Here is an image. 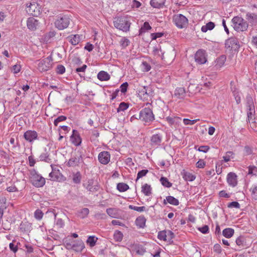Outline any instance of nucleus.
<instances>
[{
  "instance_id": "36",
  "label": "nucleus",
  "mask_w": 257,
  "mask_h": 257,
  "mask_svg": "<svg viewBox=\"0 0 257 257\" xmlns=\"http://www.w3.org/2000/svg\"><path fill=\"white\" fill-rule=\"evenodd\" d=\"M107 214L112 218H115L118 215V209L115 208H109L106 209Z\"/></svg>"
},
{
  "instance_id": "9",
  "label": "nucleus",
  "mask_w": 257,
  "mask_h": 257,
  "mask_svg": "<svg viewBox=\"0 0 257 257\" xmlns=\"http://www.w3.org/2000/svg\"><path fill=\"white\" fill-rule=\"evenodd\" d=\"M26 10L28 14L34 16H37L40 13V6L36 2L30 3L29 4H27Z\"/></svg>"
},
{
  "instance_id": "13",
  "label": "nucleus",
  "mask_w": 257,
  "mask_h": 257,
  "mask_svg": "<svg viewBox=\"0 0 257 257\" xmlns=\"http://www.w3.org/2000/svg\"><path fill=\"white\" fill-rule=\"evenodd\" d=\"M195 61L200 64H203L207 61L205 51L203 50H199L197 51L195 55Z\"/></svg>"
},
{
  "instance_id": "4",
  "label": "nucleus",
  "mask_w": 257,
  "mask_h": 257,
  "mask_svg": "<svg viewBox=\"0 0 257 257\" xmlns=\"http://www.w3.org/2000/svg\"><path fill=\"white\" fill-rule=\"evenodd\" d=\"M30 181L32 184L36 187H41L45 184V179L38 174L35 170L31 172Z\"/></svg>"
},
{
  "instance_id": "56",
  "label": "nucleus",
  "mask_w": 257,
  "mask_h": 257,
  "mask_svg": "<svg viewBox=\"0 0 257 257\" xmlns=\"http://www.w3.org/2000/svg\"><path fill=\"white\" fill-rule=\"evenodd\" d=\"M151 28H152L148 22H145L143 26L140 29V32H144L146 31H148L151 29Z\"/></svg>"
},
{
  "instance_id": "6",
  "label": "nucleus",
  "mask_w": 257,
  "mask_h": 257,
  "mask_svg": "<svg viewBox=\"0 0 257 257\" xmlns=\"http://www.w3.org/2000/svg\"><path fill=\"white\" fill-rule=\"evenodd\" d=\"M173 21L179 29L186 28L188 24V20L187 18L180 14H176L173 16Z\"/></svg>"
},
{
  "instance_id": "20",
  "label": "nucleus",
  "mask_w": 257,
  "mask_h": 257,
  "mask_svg": "<svg viewBox=\"0 0 257 257\" xmlns=\"http://www.w3.org/2000/svg\"><path fill=\"white\" fill-rule=\"evenodd\" d=\"M39 23L38 21L33 17L28 18L27 21V27L29 30L31 31H34L36 30L39 26Z\"/></svg>"
},
{
  "instance_id": "52",
  "label": "nucleus",
  "mask_w": 257,
  "mask_h": 257,
  "mask_svg": "<svg viewBox=\"0 0 257 257\" xmlns=\"http://www.w3.org/2000/svg\"><path fill=\"white\" fill-rule=\"evenodd\" d=\"M64 226V222L62 219H58L57 220L55 227L57 229L63 228Z\"/></svg>"
},
{
  "instance_id": "38",
  "label": "nucleus",
  "mask_w": 257,
  "mask_h": 257,
  "mask_svg": "<svg viewBox=\"0 0 257 257\" xmlns=\"http://www.w3.org/2000/svg\"><path fill=\"white\" fill-rule=\"evenodd\" d=\"M85 247L84 243L82 242H79L77 244H74L72 248L76 251H81Z\"/></svg>"
},
{
  "instance_id": "17",
  "label": "nucleus",
  "mask_w": 257,
  "mask_h": 257,
  "mask_svg": "<svg viewBox=\"0 0 257 257\" xmlns=\"http://www.w3.org/2000/svg\"><path fill=\"white\" fill-rule=\"evenodd\" d=\"M25 139L29 142H32L38 139V133L32 130H28L24 134Z\"/></svg>"
},
{
  "instance_id": "15",
  "label": "nucleus",
  "mask_w": 257,
  "mask_h": 257,
  "mask_svg": "<svg viewBox=\"0 0 257 257\" xmlns=\"http://www.w3.org/2000/svg\"><path fill=\"white\" fill-rule=\"evenodd\" d=\"M163 136L161 133L152 135L150 139V145L153 147L159 146L161 145Z\"/></svg>"
},
{
  "instance_id": "61",
  "label": "nucleus",
  "mask_w": 257,
  "mask_h": 257,
  "mask_svg": "<svg viewBox=\"0 0 257 257\" xmlns=\"http://www.w3.org/2000/svg\"><path fill=\"white\" fill-rule=\"evenodd\" d=\"M232 152H227L225 156H223V158L225 162H227L230 160V157L233 155Z\"/></svg>"
},
{
  "instance_id": "59",
  "label": "nucleus",
  "mask_w": 257,
  "mask_h": 257,
  "mask_svg": "<svg viewBox=\"0 0 257 257\" xmlns=\"http://www.w3.org/2000/svg\"><path fill=\"white\" fill-rule=\"evenodd\" d=\"M66 119V117L63 115L60 116L58 117L56 119H55L54 121V124L55 126H57L58 123L59 122L65 120Z\"/></svg>"
},
{
  "instance_id": "2",
  "label": "nucleus",
  "mask_w": 257,
  "mask_h": 257,
  "mask_svg": "<svg viewBox=\"0 0 257 257\" xmlns=\"http://www.w3.org/2000/svg\"><path fill=\"white\" fill-rule=\"evenodd\" d=\"M70 18L69 16L60 15L55 22V27L59 30H63L67 28L69 25Z\"/></svg>"
},
{
  "instance_id": "30",
  "label": "nucleus",
  "mask_w": 257,
  "mask_h": 257,
  "mask_svg": "<svg viewBox=\"0 0 257 257\" xmlns=\"http://www.w3.org/2000/svg\"><path fill=\"white\" fill-rule=\"evenodd\" d=\"M236 243L240 248L247 247L248 246L245 241V239L242 236H239L236 238Z\"/></svg>"
},
{
  "instance_id": "3",
  "label": "nucleus",
  "mask_w": 257,
  "mask_h": 257,
  "mask_svg": "<svg viewBox=\"0 0 257 257\" xmlns=\"http://www.w3.org/2000/svg\"><path fill=\"white\" fill-rule=\"evenodd\" d=\"M153 96V91L147 86H144L139 90L138 96L144 101L151 100Z\"/></svg>"
},
{
  "instance_id": "48",
  "label": "nucleus",
  "mask_w": 257,
  "mask_h": 257,
  "mask_svg": "<svg viewBox=\"0 0 257 257\" xmlns=\"http://www.w3.org/2000/svg\"><path fill=\"white\" fill-rule=\"evenodd\" d=\"M148 172H149V171L147 169H144V170L140 171L138 173L136 181H137L139 179L145 176Z\"/></svg>"
},
{
  "instance_id": "53",
  "label": "nucleus",
  "mask_w": 257,
  "mask_h": 257,
  "mask_svg": "<svg viewBox=\"0 0 257 257\" xmlns=\"http://www.w3.org/2000/svg\"><path fill=\"white\" fill-rule=\"evenodd\" d=\"M199 120V119L190 120L188 118H184L183 122L185 125H193V124H195Z\"/></svg>"
},
{
  "instance_id": "63",
  "label": "nucleus",
  "mask_w": 257,
  "mask_h": 257,
  "mask_svg": "<svg viewBox=\"0 0 257 257\" xmlns=\"http://www.w3.org/2000/svg\"><path fill=\"white\" fill-rule=\"evenodd\" d=\"M6 190L9 192H15L18 191L17 188L14 184H12L10 186L8 187Z\"/></svg>"
},
{
  "instance_id": "1",
  "label": "nucleus",
  "mask_w": 257,
  "mask_h": 257,
  "mask_svg": "<svg viewBox=\"0 0 257 257\" xmlns=\"http://www.w3.org/2000/svg\"><path fill=\"white\" fill-rule=\"evenodd\" d=\"M232 27L237 32H244L247 30L248 24L240 17H235L232 19Z\"/></svg>"
},
{
  "instance_id": "7",
  "label": "nucleus",
  "mask_w": 257,
  "mask_h": 257,
  "mask_svg": "<svg viewBox=\"0 0 257 257\" xmlns=\"http://www.w3.org/2000/svg\"><path fill=\"white\" fill-rule=\"evenodd\" d=\"M114 27L123 32H127L130 29V25L124 18H118L113 21Z\"/></svg>"
},
{
  "instance_id": "29",
  "label": "nucleus",
  "mask_w": 257,
  "mask_h": 257,
  "mask_svg": "<svg viewBox=\"0 0 257 257\" xmlns=\"http://www.w3.org/2000/svg\"><path fill=\"white\" fill-rule=\"evenodd\" d=\"M146 219L144 216L138 217L135 221L136 225L139 228H144L145 226Z\"/></svg>"
},
{
  "instance_id": "57",
  "label": "nucleus",
  "mask_w": 257,
  "mask_h": 257,
  "mask_svg": "<svg viewBox=\"0 0 257 257\" xmlns=\"http://www.w3.org/2000/svg\"><path fill=\"white\" fill-rule=\"evenodd\" d=\"M56 72L57 73L62 74L65 72V68L62 65H59L56 68Z\"/></svg>"
},
{
  "instance_id": "24",
  "label": "nucleus",
  "mask_w": 257,
  "mask_h": 257,
  "mask_svg": "<svg viewBox=\"0 0 257 257\" xmlns=\"http://www.w3.org/2000/svg\"><path fill=\"white\" fill-rule=\"evenodd\" d=\"M181 175L183 178L186 181H193L196 178L195 176L192 173L187 172L185 170H183L181 172Z\"/></svg>"
},
{
  "instance_id": "26",
  "label": "nucleus",
  "mask_w": 257,
  "mask_h": 257,
  "mask_svg": "<svg viewBox=\"0 0 257 257\" xmlns=\"http://www.w3.org/2000/svg\"><path fill=\"white\" fill-rule=\"evenodd\" d=\"M167 203L173 205L177 206L179 205V201L177 199L175 198V197L171 196H167L166 199H164L163 201V203L165 205H166Z\"/></svg>"
},
{
  "instance_id": "39",
  "label": "nucleus",
  "mask_w": 257,
  "mask_h": 257,
  "mask_svg": "<svg viewBox=\"0 0 257 257\" xmlns=\"http://www.w3.org/2000/svg\"><path fill=\"white\" fill-rule=\"evenodd\" d=\"M79 162L78 158L74 157H72L68 162L67 165L69 167H74L78 165Z\"/></svg>"
},
{
  "instance_id": "18",
  "label": "nucleus",
  "mask_w": 257,
  "mask_h": 257,
  "mask_svg": "<svg viewBox=\"0 0 257 257\" xmlns=\"http://www.w3.org/2000/svg\"><path fill=\"white\" fill-rule=\"evenodd\" d=\"M226 180L229 186L234 187L237 184V176L233 172L229 173L226 177Z\"/></svg>"
},
{
  "instance_id": "42",
  "label": "nucleus",
  "mask_w": 257,
  "mask_h": 257,
  "mask_svg": "<svg viewBox=\"0 0 257 257\" xmlns=\"http://www.w3.org/2000/svg\"><path fill=\"white\" fill-rule=\"evenodd\" d=\"M129 104L127 103L124 102H121L118 107L117 108V112H119L120 111H124L128 108Z\"/></svg>"
},
{
  "instance_id": "54",
  "label": "nucleus",
  "mask_w": 257,
  "mask_h": 257,
  "mask_svg": "<svg viewBox=\"0 0 257 257\" xmlns=\"http://www.w3.org/2000/svg\"><path fill=\"white\" fill-rule=\"evenodd\" d=\"M22 68V66L20 64H16L14 65L12 68V71L14 74H17L20 72Z\"/></svg>"
},
{
  "instance_id": "46",
  "label": "nucleus",
  "mask_w": 257,
  "mask_h": 257,
  "mask_svg": "<svg viewBox=\"0 0 257 257\" xmlns=\"http://www.w3.org/2000/svg\"><path fill=\"white\" fill-rule=\"evenodd\" d=\"M114 238L116 241H120L123 238V234L120 231H116L114 233Z\"/></svg>"
},
{
  "instance_id": "62",
  "label": "nucleus",
  "mask_w": 257,
  "mask_h": 257,
  "mask_svg": "<svg viewBox=\"0 0 257 257\" xmlns=\"http://www.w3.org/2000/svg\"><path fill=\"white\" fill-rule=\"evenodd\" d=\"M9 247L11 250L13 251L14 253H16L18 251V246L17 245L15 244L14 241L10 243Z\"/></svg>"
},
{
  "instance_id": "60",
  "label": "nucleus",
  "mask_w": 257,
  "mask_h": 257,
  "mask_svg": "<svg viewBox=\"0 0 257 257\" xmlns=\"http://www.w3.org/2000/svg\"><path fill=\"white\" fill-rule=\"evenodd\" d=\"M227 206L229 208H239L240 207V204L237 202L233 201V202L229 203L228 204Z\"/></svg>"
},
{
  "instance_id": "25",
  "label": "nucleus",
  "mask_w": 257,
  "mask_h": 257,
  "mask_svg": "<svg viewBox=\"0 0 257 257\" xmlns=\"http://www.w3.org/2000/svg\"><path fill=\"white\" fill-rule=\"evenodd\" d=\"M68 41L74 46L77 45L80 41L79 35H71L67 37Z\"/></svg>"
},
{
  "instance_id": "34",
  "label": "nucleus",
  "mask_w": 257,
  "mask_h": 257,
  "mask_svg": "<svg viewBox=\"0 0 257 257\" xmlns=\"http://www.w3.org/2000/svg\"><path fill=\"white\" fill-rule=\"evenodd\" d=\"M249 191L252 199L257 201V184L252 185L250 187Z\"/></svg>"
},
{
  "instance_id": "21",
  "label": "nucleus",
  "mask_w": 257,
  "mask_h": 257,
  "mask_svg": "<svg viewBox=\"0 0 257 257\" xmlns=\"http://www.w3.org/2000/svg\"><path fill=\"white\" fill-rule=\"evenodd\" d=\"M70 141L76 146L80 145L81 143V139L75 130H73V134L70 137Z\"/></svg>"
},
{
  "instance_id": "35",
  "label": "nucleus",
  "mask_w": 257,
  "mask_h": 257,
  "mask_svg": "<svg viewBox=\"0 0 257 257\" xmlns=\"http://www.w3.org/2000/svg\"><path fill=\"white\" fill-rule=\"evenodd\" d=\"M150 5L153 8L159 9L163 7L164 3L160 0H151L150 1Z\"/></svg>"
},
{
  "instance_id": "41",
  "label": "nucleus",
  "mask_w": 257,
  "mask_h": 257,
  "mask_svg": "<svg viewBox=\"0 0 257 257\" xmlns=\"http://www.w3.org/2000/svg\"><path fill=\"white\" fill-rule=\"evenodd\" d=\"M153 54L157 57H160L162 59H164V53L162 52V50L158 48L157 47H155L153 49Z\"/></svg>"
},
{
  "instance_id": "16",
  "label": "nucleus",
  "mask_w": 257,
  "mask_h": 257,
  "mask_svg": "<svg viewBox=\"0 0 257 257\" xmlns=\"http://www.w3.org/2000/svg\"><path fill=\"white\" fill-rule=\"evenodd\" d=\"M98 159L101 164L106 165L110 161V155L107 151L101 152L98 154Z\"/></svg>"
},
{
  "instance_id": "58",
  "label": "nucleus",
  "mask_w": 257,
  "mask_h": 257,
  "mask_svg": "<svg viewBox=\"0 0 257 257\" xmlns=\"http://www.w3.org/2000/svg\"><path fill=\"white\" fill-rule=\"evenodd\" d=\"M233 95L237 104H239L240 101V97L239 96V92L238 91L234 90L233 91Z\"/></svg>"
},
{
  "instance_id": "33",
  "label": "nucleus",
  "mask_w": 257,
  "mask_h": 257,
  "mask_svg": "<svg viewBox=\"0 0 257 257\" xmlns=\"http://www.w3.org/2000/svg\"><path fill=\"white\" fill-rule=\"evenodd\" d=\"M226 57L225 55H221L218 57L216 61V66L218 68L222 67L226 61Z\"/></svg>"
},
{
  "instance_id": "23",
  "label": "nucleus",
  "mask_w": 257,
  "mask_h": 257,
  "mask_svg": "<svg viewBox=\"0 0 257 257\" xmlns=\"http://www.w3.org/2000/svg\"><path fill=\"white\" fill-rule=\"evenodd\" d=\"M246 19L251 26H255L257 24V15L253 13H247L246 15Z\"/></svg>"
},
{
  "instance_id": "37",
  "label": "nucleus",
  "mask_w": 257,
  "mask_h": 257,
  "mask_svg": "<svg viewBox=\"0 0 257 257\" xmlns=\"http://www.w3.org/2000/svg\"><path fill=\"white\" fill-rule=\"evenodd\" d=\"M214 27V24L213 22H210L201 27V31L202 32L205 33L208 30H212Z\"/></svg>"
},
{
  "instance_id": "27",
  "label": "nucleus",
  "mask_w": 257,
  "mask_h": 257,
  "mask_svg": "<svg viewBox=\"0 0 257 257\" xmlns=\"http://www.w3.org/2000/svg\"><path fill=\"white\" fill-rule=\"evenodd\" d=\"M181 118L179 117H171L168 116L166 118V121L170 125H178L180 120H181Z\"/></svg>"
},
{
  "instance_id": "64",
  "label": "nucleus",
  "mask_w": 257,
  "mask_h": 257,
  "mask_svg": "<svg viewBox=\"0 0 257 257\" xmlns=\"http://www.w3.org/2000/svg\"><path fill=\"white\" fill-rule=\"evenodd\" d=\"M128 84L127 82L122 83L120 86V90L122 93H125L127 91Z\"/></svg>"
},
{
  "instance_id": "44",
  "label": "nucleus",
  "mask_w": 257,
  "mask_h": 257,
  "mask_svg": "<svg viewBox=\"0 0 257 257\" xmlns=\"http://www.w3.org/2000/svg\"><path fill=\"white\" fill-rule=\"evenodd\" d=\"M160 181L161 184L165 187L169 188L171 187L172 185V183L169 181L167 178L161 177L160 179Z\"/></svg>"
},
{
  "instance_id": "8",
  "label": "nucleus",
  "mask_w": 257,
  "mask_h": 257,
  "mask_svg": "<svg viewBox=\"0 0 257 257\" xmlns=\"http://www.w3.org/2000/svg\"><path fill=\"white\" fill-rule=\"evenodd\" d=\"M52 60L50 57H47L39 61L38 69L41 72L49 70L52 67Z\"/></svg>"
},
{
  "instance_id": "49",
  "label": "nucleus",
  "mask_w": 257,
  "mask_h": 257,
  "mask_svg": "<svg viewBox=\"0 0 257 257\" xmlns=\"http://www.w3.org/2000/svg\"><path fill=\"white\" fill-rule=\"evenodd\" d=\"M43 212L40 209H37L34 212V217L37 220H41L43 216Z\"/></svg>"
},
{
  "instance_id": "12",
  "label": "nucleus",
  "mask_w": 257,
  "mask_h": 257,
  "mask_svg": "<svg viewBox=\"0 0 257 257\" xmlns=\"http://www.w3.org/2000/svg\"><path fill=\"white\" fill-rule=\"evenodd\" d=\"M173 233L170 231L163 230L158 232V238L160 240L169 242L173 238Z\"/></svg>"
},
{
  "instance_id": "40",
  "label": "nucleus",
  "mask_w": 257,
  "mask_h": 257,
  "mask_svg": "<svg viewBox=\"0 0 257 257\" xmlns=\"http://www.w3.org/2000/svg\"><path fill=\"white\" fill-rule=\"evenodd\" d=\"M117 189L119 192H124L129 189V186L125 183H119L117 185Z\"/></svg>"
},
{
  "instance_id": "55",
  "label": "nucleus",
  "mask_w": 257,
  "mask_h": 257,
  "mask_svg": "<svg viewBox=\"0 0 257 257\" xmlns=\"http://www.w3.org/2000/svg\"><path fill=\"white\" fill-rule=\"evenodd\" d=\"M96 241V239L94 236H90L87 240V243L89 244L90 246L92 247L95 245Z\"/></svg>"
},
{
  "instance_id": "47",
  "label": "nucleus",
  "mask_w": 257,
  "mask_h": 257,
  "mask_svg": "<svg viewBox=\"0 0 257 257\" xmlns=\"http://www.w3.org/2000/svg\"><path fill=\"white\" fill-rule=\"evenodd\" d=\"M248 174L255 176L257 175V167L254 166H249Z\"/></svg>"
},
{
  "instance_id": "45",
  "label": "nucleus",
  "mask_w": 257,
  "mask_h": 257,
  "mask_svg": "<svg viewBox=\"0 0 257 257\" xmlns=\"http://www.w3.org/2000/svg\"><path fill=\"white\" fill-rule=\"evenodd\" d=\"M120 45L123 48H126L128 46L130 43L129 40L125 37H123L119 41Z\"/></svg>"
},
{
  "instance_id": "22",
  "label": "nucleus",
  "mask_w": 257,
  "mask_h": 257,
  "mask_svg": "<svg viewBox=\"0 0 257 257\" xmlns=\"http://www.w3.org/2000/svg\"><path fill=\"white\" fill-rule=\"evenodd\" d=\"M174 95L178 99H183L186 96L185 89L183 87L176 88Z\"/></svg>"
},
{
  "instance_id": "5",
  "label": "nucleus",
  "mask_w": 257,
  "mask_h": 257,
  "mask_svg": "<svg viewBox=\"0 0 257 257\" xmlns=\"http://www.w3.org/2000/svg\"><path fill=\"white\" fill-rule=\"evenodd\" d=\"M140 119L145 122H150L155 119L152 110L149 107L143 109L140 112Z\"/></svg>"
},
{
  "instance_id": "43",
  "label": "nucleus",
  "mask_w": 257,
  "mask_h": 257,
  "mask_svg": "<svg viewBox=\"0 0 257 257\" xmlns=\"http://www.w3.org/2000/svg\"><path fill=\"white\" fill-rule=\"evenodd\" d=\"M141 70L143 72H148L150 70L151 67L150 65L146 61L143 62L141 65Z\"/></svg>"
},
{
  "instance_id": "28",
  "label": "nucleus",
  "mask_w": 257,
  "mask_h": 257,
  "mask_svg": "<svg viewBox=\"0 0 257 257\" xmlns=\"http://www.w3.org/2000/svg\"><path fill=\"white\" fill-rule=\"evenodd\" d=\"M142 192L145 196H150L152 194V188L151 186L147 183L142 185Z\"/></svg>"
},
{
  "instance_id": "32",
  "label": "nucleus",
  "mask_w": 257,
  "mask_h": 257,
  "mask_svg": "<svg viewBox=\"0 0 257 257\" xmlns=\"http://www.w3.org/2000/svg\"><path fill=\"white\" fill-rule=\"evenodd\" d=\"M234 233L233 229L231 228H226L222 231L223 235L228 238L231 237Z\"/></svg>"
},
{
  "instance_id": "19",
  "label": "nucleus",
  "mask_w": 257,
  "mask_h": 257,
  "mask_svg": "<svg viewBox=\"0 0 257 257\" xmlns=\"http://www.w3.org/2000/svg\"><path fill=\"white\" fill-rule=\"evenodd\" d=\"M84 186L89 191L92 192L96 191L99 188L97 183L92 179L89 180Z\"/></svg>"
},
{
  "instance_id": "10",
  "label": "nucleus",
  "mask_w": 257,
  "mask_h": 257,
  "mask_svg": "<svg viewBox=\"0 0 257 257\" xmlns=\"http://www.w3.org/2000/svg\"><path fill=\"white\" fill-rule=\"evenodd\" d=\"M246 107L247 109V117L248 121L253 122L255 119L254 106L252 98L247 99Z\"/></svg>"
},
{
  "instance_id": "31",
  "label": "nucleus",
  "mask_w": 257,
  "mask_h": 257,
  "mask_svg": "<svg viewBox=\"0 0 257 257\" xmlns=\"http://www.w3.org/2000/svg\"><path fill=\"white\" fill-rule=\"evenodd\" d=\"M97 78L100 81H107L110 79V76L106 72L101 71L98 73Z\"/></svg>"
},
{
  "instance_id": "11",
  "label": "nucleus",
  "mask_w": 257,
  "mask_h": 257,
  "mask_svg": "<svg viewBox=\"0 0 257 257\" xmlns=\"http://www.w3.org/2000/svg\"><path fill=\"white\" fill-rule=\"evenodd\" d=\"M52 171L49 174L50 180L53 181H60L64 180V177L60 170L55 166L51 165Z\"/></svg>"
},
{
  "instance_id": "14",
  "label": "nucleus",
  "mask_w": 257,
  "mask_h": 257,
  "mask_svg": "<svg viewBox=\"0 0 257 257\" xmlns=\"http://www.w3.org/2000/svg\"><path fill=\"white\" fill-rule=\"evenodd\" d=\"M225 47L229 50H236L238 48L239 44L235 38H230L225 41Z\"/></svg>"
},
{
  "instance_id": "51",
  "label": "nucleus",
  "mask_w": 257,
  "mask_h": 257,
  "mask_svg": "<svg viewBox=\"0 0 257 257\" xmlns=\"http://www.w3.org/2000/svg\"><path fill=\"white\" fill-rule=\"evenodd\" d=\"M129 208L139 212H143L146 209V207L145 206L138 207L131 205L129 206Z\"/></svg>"
},
{
  "instance_id": "50",
  "label": "nucleus",
  "mask_w": 257,
  "mask_h": 257,
  "mask_svg": "<svg viewBox=\"0 0 257 257\" xmlns=\"http://www.w3.org/2000/svg\"><path fill=\"white\" fill-rule=\"evenodd\" d=\"M81 179V176L79 172H77L76 174L73 175V181L76 184H78L80 182Z\"/></svg>"
}]
</instances>
